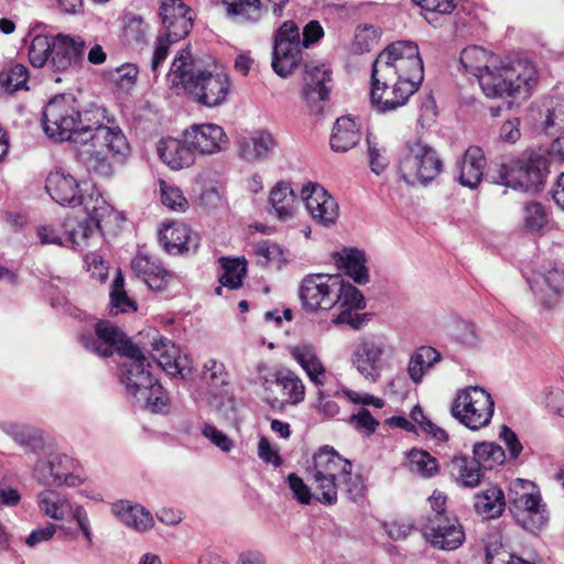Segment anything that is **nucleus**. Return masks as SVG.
<instances>
[{"label":"nucleus","instance_id":"1","mask_svg":"<svg viewBox=\"0 0 564 564\" xmlns=\"http://www.w3.org/2000/svg\"><path fill=\"white\" fill-rule=\"evenodd\" d=\"M459 62L466 72L477 77L487 97L527 99L539 82L535 66L528 61L503 63L499 56L478 45L465 47Z\"/></svg>","mask_w":564,"mask_h":564},{"label":"nucleus","instance_id":"2","mask_svg":"<svg viewBox=\"0 0 564 564\" xmlns=\"http://www.w3.org/2000/svg\"><path fill=\"white\" fill-rule=\"evenodd\" d=\"M308 474L313 480L316 500L334 505L340 489L346 497L358 502L365 497L366 485L362 475L352 474V464L332 446L325 445L313 455Z\"/></svg>","mask_w":564,"mask_h":564},{"label":"nucleus","instance_id":"3","mask_svg":"<svg viewBox=\"0 0 564 564\" xmlns=\"http://www.w3.org/2000/svg\"><path fill=\"white\" fill-rule=\"evenodd\" d=\"M167 76L173 86L181 84L193 100L208 108L224 104L231 89L228 74L197 67L188 45L174 57Z\"/></svg>","mask_w":564,"mask_h":564},{"label":"nucleus","instance_id":"4","mask_svg":"<svg viewBox=\"0 0 564 564\" xmlns=\"http://www.w3.org/2000/svg\"><path fill=\"white\" fill-rule=\"evenodd\" d=\"M151 364L143 355L122 365L120 380L139 403L153 413H167L171 409L169 392L151 372Z\"/></svg>","mask_w":564,"mask_h":564},{"label":"nucleus","instance_id":"5","mask_svg":"<svg viewBox=\"0 0 564 564\" xmlns=\"http://www.w3.org/2000/svg\"><path fill=\"white\" fill-rule=\"evenodd\" d=\"M549 172V160L542 154L532 153L491 167L488 177L497 185L536 192L544 185Z\"/></svg>","mask_w":564,"mask_h":564},{"label":"nucleus","instance_id":"6","mask_svg":"<svg viewBox=\"0 0 564 564\" xmlns=\"http://www.w3.org/2000/svg\"><path fill=\"white\" fill-rule=\"evenodd\" d=\"M419 88L417 82L395 75L383 64L372 63L369 97L376 111L388 112L403 107Z\"/></svg>","mask_w":564,"mask_h":564},{"label":"nucleus","instance_id":"7","mask_svg":"<svg viewBox=\"0 0 564 564\" xmlns=\"http://www.w3.org/2000/svg\"><path fill=\"white\" fill-rule=\"evenodd\" d=\"M42 123L50 139L58 142H74L77 132L86 121L82 119L75 97L70 94H59L45 105Z\"/></svg>","mask_w":564,"mask_h":564},{"label":"nucleus","instance_id":"8","mask_svg":"<svg viewBox=\"0 0 564 564\" xmlns=\"http://www.w3.org/2000/svg\"><path fill=\"white\" fill-rule=\"evenodd\" d=\"M508 500L510 511L524 530L535 532L546 525L549 511L533 482L514 480L509 488Z\"/></svg>","mask_w":564,"mask_h":564},{"label":"nucleus","instance_id":"9","mask_svg":"<svg viewBox=\"0 0 564 564\" xmlns=\"http://www.w3.org/2000/svg\"><path fill=\"white\" fill-rule=\"evenodd\" d=\"M442 170L443 162L432 147L421 141L406 143L405 152L399 162V172L406 184L414 185L417 182L427 185Z\"/></svg>","mask_w":564,"mask_h":564},{"label":"nucleus","instance_id":"10","mask_svg":"<svg viewBox=\"0 0 564 564\" xmlns=\"http://www.w3.org/2000/svg\"><path fill=\"white\" fill-rule=\"evenodd\" d=\"M495 411V402L485 389L468 387L460 390L455 398L451 414L473 431L487 426Z\"/></svg>","mask_w":564,"mask_h":564},{"label":"nucleus","instance_id":"11","mask_svg":"<svg viewBox=\"0 0 564 564\" xmlns=\"http://www.w3.org/2000/svg\"><path fill=\"white\" fill-rule=\"evenodd\" d=\"M340 274H307L299 289L302 307L308 313L332 310L340 299Z\"/></svg>","mask_w":564,"mask_h":564},{"label":"nucleus","instance_id":"12","mask_svg":"<svg viewBox=\"0 0 564 564\" xmlns=\"http://www.w3.org/2000/svg\"><path fill=\"white\" fill-rule=\"evenodd\" d=\"M383 64L395 75L403 76L421 86L424 79V67L419 46L412 41H395L382 50L372 62Z\"/></svg>","mask_w":564,"mask_h":564},{"label":"nucleus","instance_id":"13","mask_svg":"<svg viewBox=\"0 0 564 564\" xmlns=\"http://www.w3.org/2000/svg\"><path fill=\"white\" fill-rule=\"evenodd\" d=\"M302 62L301 33L292 20L283 22L274 33L272 68L280 77L291 75Z\"/></svg>","mask_w":564,"mask_h":564},{"label":"nucleus","instance_id":"14","mask_svg":"<svg viewBox=\"0 0 564 564\" xmlns=\"http://www.w3.org/2000/svg\"><path fill=\"white\" fill-rule=\"evenodd\" d=\"M83 205L87 214V219L78 221L75 219V225L80 232V240L89 246V240H95L96 243H104L105 235L101 227L106 212V197L101 186L95 182H85L84 188L79 195L78 206Z\"/></svg>","mask_w":564,"mask_h":564},{"label":"nucleus","instance_id":"15","mask_svg":"<svg viewBox=\"0 0 564 564\" xmlns=\"http://www.w3.org/2000/svg\"><path fill=\"white\" fill-rule=\"evenodd\" d=\"M76 463L66 454L52 453L39 459L33 469L34 478L45 486L76 487L82 478L75 474Z\"/></svg>","mask_w":564,"mask_h":564},{"label":"nucleus","instance_id":"16","mask_svg":"<svg viewBox=\"0 0 564 564\" xmlns=\"http://www.w3.org/2000/svg\"><path fill=\"white\" fill-rule=\"evenodd\" d=\"M422 533L432 546L444 551H454L465 541L464 528L456 516H429Z\"/></svg>","mask_w":564,"mask_h":564},{"label":"nucleus","instance_id":"17","mask_svg":"<svg viewBox=\"0 0 564 564\" xmlns=\"http://www.w3.org/2000/svg\"><path fill=\"white\" fill-rule=\"evenodd\" d=\"M36 503L43 514L54 520H64L72 514L86 540L89 543L91 542V532L86 511L82 507L73 509L70 501L65 495L53 489H45L37 494Z\"/></svg>","mask_w":564,"mask_h":564},{"label":"nucleus","instance_id":"18","mask_svg":"<svg viewBox=\"0 0 564 564\" xmlns=\"http://www.w3.org/2000/svg\"><path fill=\"white\" fill-rule=\"evenodd\" d=\"M304 86L302 97L307 109L313 115L323 112L329 99L332 72L326 65H304Z\"/></svg>","mask_w":564,"mask_h":564},{"label":"nucleus","instance_id":"19","mask_svg":"<svg viewBox=\"0 0 564 564\" xmlns=\"http://www.w3.org/2000/svg\"><path fill=\"white\" fill-rule=\"evenodd\" d=\"M159 17L162 34L181 41L191 33L196 15L183 0H160Z\"/></svg>","mask_w":564,"mask_h":564},{"label":"nucleus","instance_id":"20","mask_svg":"<svg viewBox=\"0 0 564 564\" xmlns=\"http://www.w3.org/2000/svg\"><path fill=\"white\" fill-rule=\"evenodd\" d=\"M274 379L265 387L267 398L272 406L296 405L305 398L302 380L290 369L276 370Z\"/></svg>","mask_w":564,"mask_h":564},{"label":"nucleus","instance_id":"21","mask_svg":"<svg viewBox=\"0 0 564 564\" xmlns=\"http://www.w3.org/2000/svg\"><path fill=\"white\" fill-rule=\"evenodd\" d=\"M85 117L86 123L77 132L74 143L85 145V153L90 159H95L97 163H102L105 161L106 127L101 121L106 118V109L97 108L95 113L93 110H86Z\"/></svg>","mask_w":564,"mask_h":564},{"label":"nucleus","instance_id":"22","mask_svg":"<svg viewBox=\"0 0 564 564\" xmlns=\"http://www.w3.org/2000/svg\"><path fill=\"white\" fill-rule=\"evenodd\" d=\"M130 268L135 276L153 292L166 291L176 278L175 273L167 270L160 259L142 250L134 254Z\"/></svg>","mask_w":564,"mask_h":564},{"label":"nucleus","instance_id":"23","mask_svg":"<svg viewBox=\"0 0 564 564\" xmlns=\"http://www.w3.org/2000/svg\"><path fill=\"white\" fill-rule=\"evenodd\" d=\"M302 199L312 218L328 226L338 218L339 208L335 198L318 183L308 182L301 191Z\"/></svg>","mask_w":564,"mask_h":564},{"label":"nucleus","instance_id":"24","mask_svg":"<svg viewBox=\"0 0 564 564\" xmlns=\"http://www.w3.org/2000/svg\"><path fill=\"white\" fill-rule=\"evenodd\" d=\"M183 138L200 154L218 153L229 144L224 129L216 123H194L183 131Z\"/></svg>","mask_w":564,"mask_h":564},{"label":"nucleus","instance_id":"25","mask_svg":"<svg viewBox=\"0 0 564 564\" xmlns=\"http://www.w3.org/2000/svg\"><path fill=\"white\" fill-rule=\"evenodd\" d=\"M159 241L169 254L196 252L199 247V236L183 223L166 225L159 236Z\"/></svg>","mask_w":564,"mask_h":564},{"label":"nucleus","instance_id":"26","mask_svg":"<svg viewBox=\"0 0 564 564\" xmlns=\"http://www.w3.org/2000/svg\"><path fill=\"white\" fill-rule=\"evenodd\" d=\"M151 356L158 366L172 377L185 378L191 372L187 357L181 356L180 349L163 336L153 339Z\"/></svg>","mask_w":564,"mask_h":564},{"label":"nucleus","instance_id":"27","mask_svg":"<svg viewBox=\"0 0 564 564\" xmlns=\"http://www.w3.org/2000/svg\"><path fill=\"white\" fill-rule=\"evenodd\" d=\"M383 347L372 339L361 340L352 355V364L358 372L373 383L381 377Z\"/></svg>","mask_w":564,"mask_h":564},{"label":"nucleus","instance_id":"28","mask_svg":"<svg viewBox=\"0 0 564 564\" xmlns=\"http://www.w3.org/2000/svg\"><path fill=\"white\" fill-rule=\"evenodd\" d=\"M340 299L337 304L340 312L337 314L333 322L335 324H348L352 328L358 329L365 322L366 314L360 315L352 313L354 311L362 310L366 307V301L362 293L352 284L346 283L340 275Z\"/></svg>","mask_w":564,"mask_h":564},{"label":"nucleus","instance_id":"29","mask_svg":"<svg viewBox=\"0 0 564 564\" xmlns=\"http://www.w3.org/2000/svg\"><path fill=\"white\" fill-rule=\"evenodd\" d=\"M84 47L85 44L79 39L62 33L55 35L47 66L53 72H66L83 56Z\"/></svg>","mask_w":564,"mask_h":564},{"label":"nucleus","instance_id":"30","mask_svg":"<svg viewBox=\"0 0 564 564\" xmlns=\"http://www.w3.org/2000/svg\"><path fill=\"white\" fill-rule=\"evenodd\" d=\"M45 189L58 205L78 206L82 189L77 180L64 170H55L48 174Z\"/></svg>","mask_w":564,"mask_h":564},{"label":"nucleus","instance_id":"31","mask_svg":"<svg viewBox=\"0 0 564 564\" xmlns=\"http://www.w3.org/2000/svg\"><path fill=\"white\" fill-rule=\"evenodd\" d=\"M156 151L160 160L173 171L187 169L195 163V150L183 137L160 140Z\"/></svg>","mask_w":564,"mask_h":564},{"label":"nucleus","instance_id":"32","mask_svg":"<svg viewBox=\"0 0 564 564\" xmlns=\"http://www.w3.org/2000/svg\"><path fill=\"white\" fill-rule=\"evenodd\" d=\"M487 165L485 153L479 147H469L457 162V181L464 187L475 189L481 183Z\"/></svg>","mask_w":564,"mask_h":564},{"label":"nucleus","instance_id":"33","mask_svg":"<svg viewBox=\"0 0 564 564\" xmlns=\"http://www.w3.org/2000/svg\"><path fill=\"white\" fill-rule=\"evenodd\" d=\"M110 123L108 118V176L121 171L131 154L130 144L122 130Z\"/></svg>","mask_w":564,"mask_h":564},{"label":"nucleus","instance_id":"34","mask_svg":"<svg viewBox=\"0 0 564 564\" xmlns=\"http://www.w3.org/2000/svg\"><path fill=\"white\" fill-rule=\"evenodd\" d=\"M0 430L10 436L26 454H37L44 447L42 433L35 427L12 421H1Z\"/></svg>","mask_w":564,"mask_h":564},{"label":"nucleus","instance_id":"35","mask_svg":"<svg viewBox=\"0 0 564 564\" xmlns=\"http://www.w3.org/2000/svg\"><path fill=\"white\" fill-rule=\"evenodd\" d=\"M111 511L123 524L138 532L148 531L154 525L152 514L141 505L120 500L112 505Z\"/></svg>","mask_w":564,"mask_h":564},{"label":"nucleus","instance_id":"36","mask_svg":"<svg viewBox=\"0 0 564 564\" xmlns=\"http://www.w3.org/2000/svg\"><path fill=\"white\" fill-rule=\"evenodd\" d=\"M333 259L337 268L343 269L357 284L369 282V270L366 267V256L364 251L356 248H344L340 252H335Z\"/></svg>","mask_w":564,"mask_h":564},{"label":"nucleus","instance_id":"37","mask_svg":"<svg viewBox=\"0 0 564 564\" xmlns=\"http://www.w3.org/2000/svg\"><path fill=\"white\" fill-rule=\"evenodd\" d=\"M361 140L360 126L349 116L338 118L333 127L330 148L335 152H347Z\"/></svg>","mask_w":564,"mask_h":564},{"label":"nucleus","instance_id":"38","mask_svg":"<svg viewBox=\"0 0 564 564\" xmlns=\"http://www.w3.org/2000/svg\"><path fill=\"white\" fill-rule=\"evenodd\" d=\"M276 140L268 130H257L249 139L239 144V153L242 159L249 162L263 161L269 158L275 148Z\"/></svg>","mask_w":564,"mask_h":564},{"label":"nucleus","instance_id":"39","mask_svg":"<svg viewBox=\"0 0 564 564\" xmlns=\"http://www.w3.org/2000/svg\"><path fill=\"white\" fill-rule=\"evenodd\" d=\"M476 513L485 519H497L506 509V497L503 490L497 485H489L474 497Z\"/></svg>","mask_w":564,"mask_h":564},{"label":"nucleus","instance_id":"40","mask_svg":"<svg viewBox=\"0 0 564 564\" xmlns=\"http://www.w3.org/2000/svg\"><path fill=\"white\" fill-rule=\"evenodd\" d=\"M64 236L59 235L51 225H41L36 227V236L43 245H56L76 249L80 247V232L75 225V218H66L63 223Z\"/></svg>","mask_w":564,"mask_h":564},{"label":"nucleus","instance_id":"41","mask_svg":"<svg viewBox=\"0 0 564 564\" xmlns=\"http://www.w3.org/2000/svg\"><path fill=\"white\" fill-rule=\"evenodd\" d=\"M291 356L296 360L306 372L311 381L317 386H324L326 380V369L317 357L315 349L311 345H299L290 350Z\"/></svg>","mask_w":564,"mask_h":564},{"label":"nucleus","instance_id":"42","mask_svg":"<svg viewBox=\"0 0 564 564\" xmlns=\"http://www.w3.org/2000/svg\"><path fill=\"white\" fill-rule=\"evenodd\" d=\"M121 41L124 45L131 47H143L148 43L149 25L141 15L132 12L123 14Z\"/></svg>","mask_w":564,"mask_h":564},{"label":"nucleus","instance_id":"43","mask_svg":"<svg viewBox=\"0 0 564 564\" xmlns=\"http://www.w3.org/2000/svg\"><path fill=\"white\" fill-rule=\"evenodd\" d=\"M449 474L465 487H475L482 477L481 468L475 457L454 456L447 465Z\"/></svg>","mask_w":564,"mask_h":564},{"label":"nucleus","instance_id":"44","mask_svg":"<svg viewBox=\"0 0 564 564\" xmlns=\"http://www.w3.org/2000/svg\"><path fill=\"white\" fill-rule=\"evenodd\" d=\"M139 67L133 63H124L108 72V82L113 94L119 98L129 96L137 86Z\"/></svg>","mask_w":564,"mask_h":564},{"label":"nucleus","instance_id":"45","mask_svg":"<svg viewBox=\"0 0 564 564\" xmlns=\"http://www.w3.org/2000/svg\"><path fill=\"white\" fill-rule=\"evenodd\" d=\"M295 194L288 182H278L270 192L269 204L280 220H286L294 213Z\"/></svg>","mask_w":564,"mask_h":564},{"label":"nucleus","instance_id":"46","mask_svg":"<svg viewBox=\"0 0 564 564\" xmlns=\"http://www.w3.org/2000/svg\"><path fill=\"white\" fill-rule=\"evenodd\" d=\"M28 39H30L28 55L31 65L35 68L47 66L54 36L35 34V30H31L26 36Z\"/></svg>","mask_w":564,"mask_h":564},{"label":"nucleus","instance_id":"47","mask_svg":"<svg viewBox=\"0 0 564 564\" xmlns=\"http://www.w3.org/2000/svg\"><path fill=\"white\" fill-rule=\"evenodd\" d=\"M82 346L98 357H106V321H97L91 328H85L79 335Z\"/></svg>","mask_w":564,"mask_h":564},{"label":"nucleus","instance_id":"48","mask_svg":"<svg viewBox=\"0 0 564 564\" xmlns=\"http://www.w3.org/2000/svg\"><path fill=\"white\" fill-rule=\"evenodd\" d=\"M473 454L480 468L492 469L502 465L506 459L503 448L494 442H481L474 445Z\"/></svg>","mask_w":564,"mask_h":564},{"label":"nucleus","instance_id":"49","mask_svg":"<svg viewBox=\"0 0 564 564\" xmlns=\"http://www.w3.org/2000/svg\"><path fill=\"white\" fill-rule=\"evenodd\" d=\"M219 262L223 269V273L219 276L221 285L232 290L240 288L247 273L246 261L238 258L223 257L219 259Z\"/></svg>","mask_w":564,"mask_h":564},{"label":"nucleus","instance_id":"50","mask_svg":"<svg viewBox=\"0 0 564 564\" xmlns=\"http://www.w3.org/2000/svg\"><path fill=\"white\" fill-rule=\"evenodd\" d=\"M409 464L412 471L426 478L434 476L438 470L437 460L429 452L422 449L410 451Z\"/></svg>","mask_w":564,"mask_h":564},{"label":"nucleus","instance_id":"51","mask_svg":"<svg viewBox=\"0 0 564 564\" xmlns=\"http://www.w3.org/2000/svg\"><path fill=\"white\" fill-rule=\"evenodd\" d=\"M265 11L261 0H234L228 3V12L245 21L257 22Z\"/></svg>","mask_w":564,"mask_h":564},{"label":"nucleus","instance_id":"52","mask_svg":"<svg viewBox=\"0 0 564 564\" xmlns=\"http://www.w3.org/2000/svg\"><path fill=\"white\" fill-rule=\"evenodd\" d=\"M524 227L530 232L541 231L549 223V215L543 204L530 202L524 206Z\"/></svg>","mask_w":564,"mask_h":564},{"label":"nucleus","instance_id":"53","mask_svg":"<svg viewBox=\"0 0 564 564\" xmlns=\"http://www.w3.org/2000/svg\"><path fill=\"white\" fill-rule=\"evenodd\" d=\"M485 551L487 564H534L518 555L510 554L499 541L487 543Z\"/></svg>","mask_w":564,"mask_h":564},{"label":"nucleus","instance_id":"54","mask_svg":"<svg viewBox=\"0 0 564 564\" xmlns=\"http://www.w3.org/2000/svg\"><path fill=\"white\" fill-rule=\"evenodd\" d=\"M161 202L172 210L184 212L187 207V199L183 192L173 185H169L164 180L159 181Z\"/></svg>","mask_w":564,"mask_h":564},{"label":"nucleus","instance_id":"55","mask_svg":"<svg viewBox=\"0 0 564 564\" xmlns=\"http://www.w3.org/2000/svg\"><path fill=\"white\" fill-rule=\"evenodd\" d=\"M543 130L549 135H555L564 130V100H555L547 108Z\"/></svg>","mask_w":564,"mask_h":564},{"label":"nucleus","instance_id":"56","mask_svg":"<svg viewBox=\"0 0 564 564\" xmlns=\"http://www.w3.org/2000/svg\"><path fill=\"white\" fill-rule=\"evenodd\" d=\"M109 311L108 314L117 316L119 314L135 313L138 311V302L131 297L127 291L109 293Z\"/></svg>","mask_w":564,"mask_h":564},{"label":"nucleus","instance_id":"57","mask_svg":"<svg viewBox=\"0 0 564 564\" xmlns=\"http://www.w3.org/2000/svg\"><path fill=\"white\" fill-rule=\"evenodd\" d=\"M411 419L417 423L425 433L432 435L435 440L441 442H446L448 440L447 432L427 419L420 405H415L412 409Z\"/></svg>","mask_w":564,"mask_h":564},{"label":"nucleus","instance_id":"58","mask_svg":"<svg viewBox=\"0 0 564 564\" xmlns=\"http://www.w3.org/2000/svg\"><path fill=\"white\" fill-rule=\"evenodd\" d=\"M131 223L124 212L116 209L108 204V235L112 237L121 236L130 231Z\"/></svg>","mask_w":564,"mask_h":564},{"label":"nucleus","instance_id":"59","mask_svg":"<svg viewBox=\"0 0 564 564\" xmlns=\"http://www.w3.org/2000/svg\"><path fill=\"white\" fill-rule=\"evenodd\" d=\"M254 253L263 258L265 263L284 261V251L281 246L272 240H262L254 246Z\"/></svg>","mask_w":564,"mask_h":564},{"label":"nucleus","instance_id":"60","mask_svg":"<svg viewBox=\"0 0 564 564\" xmlns=\"http://www.w3.org/2000/svg\"><path fill=\"white\" fill-rule=\"evenodd\" d=\"M171 36L159 34L155 40L154 51L151 59V70L156 73L160 66L165 62L170 53V46L177 43Z\"/></svg>","mask_w":564,"mask_h":564},{"label":"nucleus","instance_id":"61","mask_svg":"<svg viewBox=\"0 0 564 564\" xmlns=\"http://www.w3.org/2000/svg\"><path fill=\"white\" fill-rule=\"evenodd\" d=\"M26 80L28 68L22 64H15L9 69L8 74L6 75V90L14 93L20 89H28Z\"/></svg>","mask_w":564,"mask_h":564},{"label":"nucleus","instance_id":"62","mask_svg":"<svg viewBox=\"0 0 564 564\" xmlns=\"http://www.w3.org/2000/svg\"><path fill=\"white\" fill-rule=\"evenodd\" d=\"M205 373H209V383L216 388L227 386L230 380L229 372L225 365L216 359H209L204 365Z\"/></svg>","mask_w":564,"mask_h":564},{"label":"nucleus","instance_id":"63","mask_svg":"<svg viewBox=\"0 0 564 564\" xmlns=\"http://www.w3.org/2000/svg\"><path fill=\"white\" fill-rule=\"evenodd\" d=\"M288 481L294 498L302 505H310L312 500V492L303 479L296 474H290L288 476Z\"/></svg>","mask_w":564,"mask_h":564},{"label":"nucleus","instance_id":"64","mask_svg":"<svg viewBox=\"0 0 564 564\" xmlns=\"http://www.w3.org/2000/svg\"><path fill=\"white\" fill-rule=\"evenodd\" d=\"M85 263L90 276L98 280L100 283L106 281V265L104 256L98 252H89L85 256Z\"/></svg>","mask_w":564,"mask_h":564}]
</instances>
